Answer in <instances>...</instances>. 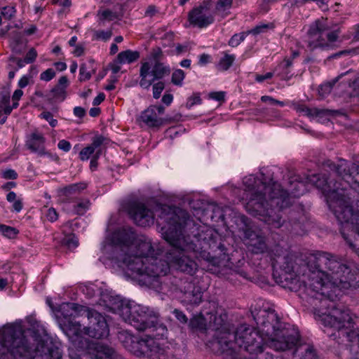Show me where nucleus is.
I'll list each match as a JSON object with an SVG mask.
<instances>
[{
  "instance_id": "obj_1",
  "label": "nucleus",
  "mask_w": 359,
  "mask_h": 359,
  "mask_svg": "<svg viewBox=\"0 0 359 359\" xmlns=\"http://www.w3.org/2000/svg\"><path fill=\"white\" fill-rule=\"evenodd\" d=\"M269 255L276 282L298 292L299 297L313 307L315 318L337 327L341 322H348V311L334 308L330 299L336 297L339 288L359 285L358 276L340 256L316 251L306 259L294 258L279 245L272 247Z\"/></svg>"
},
{
  "instance_id": "obj_2",
  "label": "nucleus",
  "mask_w": 359,
  "mask_h": 359,
  "mask_svg": "<svg viewBox=\"0 0 359 359\" xmlns=\"http://www.w3.org/2000/svg\"><path fill=\"white\" fill-rule=\"evenodd\" d=\"M288 193L277 182L271 180L266 184L264 179L249 175L243 179V185L248 202L245 209L250 215L257 217L271 228L285 226L288 231L299 233L301 224L296 219V213H290L288 222L283 217V209L292 204V198H298L306 191L304 182L297 177L290 180Z\"/></svg>"
},
{
  "instance_id": "obj_3",
  "label": "nucleus",
  "mask_w": 359,
  "mask_h": 359,
  "mask_svg": "<svg viewBox=\"0 0 359 359\" xmlns=\"http://www.w3.org/2000/svg\"><path fill=\"white\" fill-rule=\"evenodd\" d=\"M161 219L168 222V226H163L162 234L165 240L170 243L171 249L165 252V257L173 266L187 274L193 275L197 270L196 262L191 257L190 253L197 252L198 244L191 240V236H185L182 229L188 219L187 212L179 211L180 216L172 211L168 207H159Z\"/></svg>"
},
{
  "instance_id": "obj_4",
  "label": "nucleus",
  "mask_w": 359,
  "mask_h": 359,
  "mask_svg": "<svg viewBox=\"0 0 359 359\" xmlns=\"http://www.w3.org/2000/svg\"><path fill=\"white\" fill-rule=\"evenodd\" d=\"M62 355L48 337L36 335L32 342L19 323L7 324L0 331V359H61Z\"/></svg>"
},
{
  "instance_id": "obj_5",
  "label": "nucleus",
  "mask_w": 359,
  "mask_h": 359,
  "mask_svg": "<svg viewBox=\"0 0 359 359\" xmlns=\"http://www.w3.org/2000/svg\"><path fill=\"white\" fill-rule=\"evenodd\" d=\"M226 320V313H210L209 326L215 330V334L207 345L212 352L226 355L229 359H235L237 347H245L250 351L259 347L262 339L251 327L243 324L231 332Z\"/></svg>"
},
{
  "instance_id": "obj_6",
  "label": "nucleus",
  "mask_w": 359,
  "mask_h": 359,
  "mask_svg": "<svg viewBox=\"0 0 359 359\" xmlns=\"http://www.w3.org/2000/svg\"><path fill=\"white\" fill-rule=\"evenodd\" d=\"M309 180L322 191L330 209L342 226L340 232L346 243L351 247L348 243L350 241L355 245V248H359V245L349 238L344 230V226L351 228L359 235V211H353L351 198L348 194H339V187H337V183L332 185V182H328L325 175H313ZM350 248L357 254L354 250Z\"/></svg>"
},
{
  "instance_id": "obj_7",
  "label": "nucleus",
  "mask_w": 359,
  "mask_h": 359,
  "mask_svg": "<svg viewBox=\"0 0 359 359\" xmlns=\"http://www.w3.org/2000/svg\"><path fill=\"white\" fill-rule=\"evenodd\" d=\"M257 329L251 327L263 337L264 341L275 351L291 347L298 337V331L291 327H283L278 314L273 309H260L252 312Z\"/></svg>"
},
{
  "instance_id": "obj_8",
  "label": "nucleus",
  "mask_w": 359,
  "mask_h": 359,
  "mask_svg": "<svg viewBox=\"0 0 359 359\" xmlns=\"http://www.w3.org/2000/svg\"><path fill=\"white\" fill-rule=\"evenodd\" d=\"M112 309L125 322L139 331L159 330V334L161 335L167 332L166 326L162 323L159 313L153 309L135 302L120 300Z\"/></svg>"
},
{
  "instance_id": "obj_9",
  "label": "nucleus",
  "mask_w": 359,
  "mask_h": 359,
  "mask_svg": "<svg viewBox=\"0 0 359 359\" xmlns=\"http://www.w3.org/2000/svg\"><path fill=\"white\" fill-rule=\"evenodd\" d=\"M123 263L127 270L130 271L133 275L138 276L140 281L148 285L155 286L154 282L166 276L170 270V262L165 253L147 256L143 259L136 257L133 260L126 257Z\"/></svg>"
},
{
  "instance_id": "obj_10",
  "label": "nucleus",
  "mask_w": 359,
  "mask_h": 359,
  "mask_svg": "<svg viewBox=\"0 0 359 359\" xmlns=\"http://www.w3.org/2000/svg\"><path fill=\"white\" fill-rule=\"evenodd\" d=\"M65 316H85L89 320V325L84 327L85 334L92 338L100 339L108 336L109 330L104 317L95 310L75 303H67L62 308Z\"/></svg>"
},
{
  "instance_id": "obj_11",
  "label": "nucleus",
  "mask_w": 359,
  "mask_h": 359,
  "mask_svg": "<svg viewBox=\"0 0 359 359\" xmlns=\"http://www.w3.org/2000/svg\"><path fill=\"white\" fill-rule=\"evenodd\" d=\"M159 207H168L170 210L177 213L182 219V215L179 211L184 212L180 208H172L170 206L166 205H161L156 203L153 208L150 205H147L140 202H133L130 204L128 208V213L130 217L138 226H147L154 223V217L157 216V223L159 226H161V229L163 226H168V222L161 219L159 215L161 211L158 210Z\"/></svg>"
},
{
  "instance_id": "obj_12",
  "label": "nucleus",
  "mask_w": 359,
  "mask_h": 359,
  "mask_svg": "<svg viewBox=\"0 0 359 359\" xmlns=\"http://www.w3.org/2000/svg\"><path fill=\"white\" fill-rule=\"evenodd\" d=\"M330 168L334 170L339 181L327 178L328 182L337 183L339 194H344L350 187L359 194V165L344 159H340L337 164H331Z\"/></svg>"
},
{
  "instance_id": "obj_13",
  "label": "nucleus",
  "mask_w": 359,
  "mask_h": 359,
  "mask_svg": "<svg viewBox=\"0 0 359 359\" xmlns=\"http://www.w3.org/2000/svg\"><path fill=\"white\" fill-rule=\"evenodd\" d=\"M340 32L339 28L331 30L325 20H317L308 32L309 47L311 50L318 48L323 50L331 49L333 43L337 41Z\"/></svg>"
},
{
  "instance_id": "obj_14",
  "label": "nucleus",
  "mask_w": 359,
  "mask_h": 359,
  "mask_svg": "<svg viewBox=\"0 0 359 359\" xmlns=\"http://www.w3.org/2000/svg\"><path fill=\"white\" fill-rule=\"evenodd\" d=\"M132 340V338H129ZM129 351L138 357L149 359H165V349L154 337H148L137 341H131Z\"/></svg>"
},
{
  "instance_id": "obj_15",
  "label": "nucleus",
  "mask_w": 359,
  "mask_h": 359,
  "mask_svg": "<svg viewBox=\"0 0 359 359\" xmlns=\"http://www.w3.org/2000/svg\"><path fill=\"white\" fill-rule=\"evenodd\" d=\"M170 73V67L161 62H156L151 71L149 62H144L140 69V86L144 89H149L154 81L161 79Z\"/></svg>"
},
{
  "instance_id": "obj_16",
  "label": "nucleus",
  "mask_w": 359,
  "mask_h": 359,
  "mask_svg": "<svg viewBox=\"0 0 359 359\" xmlns=\"http://www.w3.org/2000/svg\"><path fill=\"white\" fill-rule=\"evenodd\" d=\"M212 6L210 0L203 1L198 6L194 8L188 15L191 25L199 28H204L215 21Z\"/></svg>"
},
{
  "instance_id": "obj_17",
  "label": "nucleus",
  "mask_w": 359,
  "mask_h": 359,
  "mask_svg": "<svg viewBox=\"0 0 359 359\" xmlns=\"http://www.w3.org/2000/svg\"><path fill=\"white\" fill-rule=\"evenodd\" d=\"M199 248H197V252L201 250H205L208 248L212 250L222 249L224 245L221 243H218L219 235L215 229L203 226L198 229L196 234L191 238Z\"/></svg>"
},
{
  "instance_id": "obj_18",
  "label": "nucleus",
  "mask_w": 359,
  "mask_h": 359,
  "mask_svg": "<svg viewBox=\"0 0 359 359\" xmlns=\"http://www.w3.org/2000/svg\"><path fill=\"white\" fill-rule=\"evenodd\" d=\"M243 241L248 249L254 254H262L267 250L265 237L250 229L244 231Z\"/></svg>"
},
{
  "instance_id": "obj_19",
  "label": "nucleus",
  "mask_w": 359,
  "mask_h": 359,
  "mask_svg": "<svg viewBox=\"0 0 359 359\" xmlns=\"http://www.w3.org/2000/svg\"><path fill=\"white\" fill-rule=\"evenodd\" d=\"M165 107L159 106H150L143 111L139 120L150 128H159L164 123L163 118L159 116L164 114Z\"/></svg>"
},
{
  "instance_id": "obj_20",
  "label": "nucleus",
  "mask_w": 359,
  "mask_h": 359,
  "mask_svg": "<svg viewBox=\"0 0 359 359\" xmlns=\"http://www.w3.org/2000/svg\"><path fill=\"white\" fill-rule=\"evenodd\" d=\"M291 347L278 351H292L294 356L297 355L299 359H318V355L313 344L302 342L298 332L297 339Z\"/></svg>"
},
{
  "instance_id": "obj_21",
  "label": "nucleus",
  "mask_w": 359,
  "mask_h": 359,
  "mask_svg": "<svg viewBox=\"0 0 359 359\" xmlns=\"http://www.w3.org/2000/svg\"><path fill=\"white\" fill-rule=\"evenodd\" d=\"M116 237L121 245V254L119 255L118 259L121 262V258L134 248L137 241L136 234L130 229H123L116 233Z\"/></svg>"
},
{
  "instance_id": "obj_22",
  "label": "nucleus",
  "mask_w": 359,
  "mask_h": 359,
  "mask_svg": "<svg viewBox=\"0 0 359 359\" xmlns=\"http://www.w3.org/2000/svg\"><path fill=\"white\" fill-rule=\"evenodd\" d=\"M153 252L154 248L151 242L147 241H142L140 239L137 240V241H135L134 248L130 251L129 253H126V255L121 258V263L123 266L126 267V265L123 263V259L127 257L133 260L134 257H138L143 259L147 256H153Z\"/></svg>"
},
{
  "instance_id": "obj_23",
  "label": "nucleus",
  "mask_w": 359,
  "mask_h": 359,
  "mask_svg": "<svg viewBox=\"0 0 359 359\" xmlns=\"http://www.w3.org/2000/svg\"><path fill=\"white\" fill-rule=\"evenodd\" d=\"M65 304H63L61 308H62ZM60 309L62 310V309ZM61 312L62 313V311ZM62 315L67 319V321L65 322L62 325V329L69 339L74 341L81 337L83 334H85L84 327L82 328L81 323L74 320L76 316L65 317L62 313Z\"/></svg>"
},
{
  "instance_id": "obj_24",
  "label": "nucleus",
  "mask_w": 359,
  "mask_h": 359,
  "mask_svg": "<svg viewBox=\"0 0 359 359\" xmlns=\"http://www.w3.org/2000/svg\"><path fill=\"white\" fill-rule=\"evenodd\" d=\"M90 349L92 359H123L113 348L100 342L92 344Z\"/></svg>"
},
{
  "instance_id": "obj_25",
  "label": "nucleus",
  "mask_w": 359,
  "mask_h": 359,
  "mask_svg": "<svg viewBox=\"0 0 359 359\" xmlns=\"http://www.w3.org/2000/svg\"><path fill=\"white\" fill-rule=\"evenodd\" d=\"M45 137L38 132L32 133L26 141L25 146L32 152L37 153L39 156L50 155L45 151Z\"/></svg>"
},
{
  "instance_id": "obj_26",
  "label": "nucleus",
  "mask_w": 359,
  "mask_h": 359,
  "mask_svg": "<svg viewBox=\"0 0 359 359\" xmlns=\"http://www.w3.org/2000/svg\"><path fill=\"white\" fill-rule=\"evenodd\" d=\"M187 290L184 292V302L194 305H198L202 301V290L199 286L195 285L190 282L187 283Z\"/></svg>"
},
{
  "instance_id": "obj_27",
  "label": "nucleus",
  "mask_w": 359,
  "mask_h": 359,
  "mask_svg": "<svg viewBox=\"0 0 359 359\" xmlns=\"http://www.w3.org/2000/svg\"><path fill=\"white\" fill-rule=\"evenodd\" d=\"M106 138L102 135H97L93 137L92 143L84 147L79 153V158L82 161L88 160L92 157L98 148L104 144Z\"/></svg>"
},
{
  "instance_id": "obj_28",
  "label": "nucleus",
  "mask_w": 359,
  "mask_h": 359,
  "mask_svg": "<svg viewBox=\"0 0 359 359\" xmlns=\"http://www.w3.org/2000/svg\"><path fill=\"white\" fill-rule=\"evenodd\" d=\"M235 6L234 0H217L215 4L213 14L225 18L230 14V9Z\"/></svg>"
},
{
  "instance_id": "obj_29",
  "label": "nucleus",
  "mask_w": 359,
  "mask_h": 359,
  "mask_svg": "<svg viewBox=\"0 0 359 359\" xmlns=\"http://www.w3.org/2000/svg\"><path fill=\"white\" fill-rule=\"evenodd\" d=\"M296 109L299 112L304 113V115L309 117H323L331 114V111L329 109H323L318 108H309L304 104H299L297 106Z\"/></svg>"
},
{
  "instance_id": "obj_30",
  "label": "nucleus",
  "mask_w": 359,
  "mask_h": 359,
  "mask_svg": "<svg viewBox=\"0 0 359 359\" xmlns=\"http://www.w3.org/2000/svg\"><path fill=\"white\" fill-rule=\"evenodd\" d=\"M256 332L258 333L257 332ZM258 336L260 337V338L262 339V341L259 346V347L257 348L256 350L250 351V350H248L245 347H238V348H243L244 351L248 352L250 355H252V356H250L249 358V359H273L271 354H270L269 353H267V352L265 353L263 351V345L266 344V343L264 341L263 337H262L260 335H258Z\"/></svg>"
},
{
  "instance_id": "obj_31",
  "label": "nucleus",
  "mask_w": 359,
  "mask_h": 359,
  "mask_svg": "<svg viewBox=\"0 0 359 359\" xmlns=\"http://www.w3.org/2000/svg\"><path fill=\"white\" fill-rule=\"evenodd\" d=\"M223 56L219 59L216 65V68L220 72L227 71L233 64L236 60V55L229 54L227 52L222 53Z\"/></svg>"
},
{
  "instance_id": "obj_32",
  "label": "nucleus",
  "mask_w": 359,
  "mask_h": 359,
  "mask_svg": "<svg viewBox=\"0 0 359 359\" xmlns=\"http://www.w3.org/2000/svg\"><path fill=\"white\" fill-rule=\"evenodd\" d=\"M140 57L138 51L127 50L119 53L116 57V62L119 64L132 63Z\"/></svg>"
},
{
  "instance_id": "obj_33",
  "label": "nucleus",
  "mask_w": 359,
  "mask_h": 359,
  "mask_svg": "<svg viewBox=\"0 0 359 359\" xmlns=\"http://www.w3.org/2000/svg\"><path fill=\"white\" fill-rule=\"evenodd\" d=\"M10 94L8 92L4 91L0 93V117L2 114L8 116L13 107L10 105Z\"/></svg>"
},
{
  "instance_id": "obj_34",
  "label": "nucleus",
  "mask_w": 359,
  "mask_h": 359,
  "mask_svg": "<svg viewBox=\"0 0 359 359\" xmlns=\"http://www.w3.org/2000/svg\"><path fill=\"white\" fill-rule=\"evenodd\" d=\"M351 72V70L350 69V70L346 72L345 73H343V74H340L339 76H338L332 81L327 82V83H323L322 85H320L318 88L319 95L322 98L325 97L328 94L330 93V92L333 88V86L336 83V82H337V81L341 77L344 76V75L348 74Z\"/></svg>"
},
{
  "instance_id": "obj_35",
  "label": "nucleus",
  "mask_w": 359,
  "mask_h": 359,
  "mask_svg": "<svg viewBox=\"0 0 359 359\" xmlns=\"http://www.w3.org/2000/svg\"><path fill=\"white\" fill-rule=\"evenodd\" d=\"M292 65V60L290 58L285 57L276 67V71H278V75L281 76L283 79H289L290 73V68Z\"/></svg>"
},
{
  "instance_id": "obj_36",
  "label": "nucleus",
  "mask_w": 359,
  "mask_h": 359,
  "mask_svg": "<svg viewBox=\"0 0 359 359\" xmlns=\"http://www.w3.org/2000/svg\"><path fill=\"white\" fill-rule=\"evenodd\" d=\"M94 60L90 59L88 61V67L87 64H82L80 67V81H85L89 80L91 78L92 73H95V70L93 68Z\"/></svg>"
},
{
  "instance_id": "obj_37",
  "label": "nucleus",
  "mask_w": 359,
  "mask_h": 359,
  "mask_svg": "<svg viewBox=\"0 0 359 359\" xmlns=\"http://www.w3.org/2000/svg\"><path fill=\"white\" fill-rule=\"evenodd\" d=\"M0 233H1L4 236L12 239L17 236L19 233V231L14 227L0 224Z\"/></svg>"
},
{
  "instance_id": "obj_38",
  "label": "nucleus",
  "mask_w": 359,
  "mask_h": 359,
  "mask_svg": "<svg viewBox=\"0 0 359 359\" xmlns=\"http://www.w3.org/2000/svg\"><path fill=\"white\" fill-rule=\"evenodd\" d=\"M185 78V73L182 69H175L172 74L171 82L177 86H182Z\"/></svg>"
},
{
  "instance_id": "obj_39",
  "label": "nucleus",
  "mask_w": 359,
  "mask_h": 359,
  "mask_svg": "<svg viewBox=\"0 0 359 359\" xmlns=\"http://www.w3.org/2000/svg\"><path fill=\"white\" fill-rule=\"evenodd\" d=\"M248 35V32H243L238 34H235L231 37L228 44L231 47H237L242 41L245 40Z\"/></svg>"
},
{
  "instance_id": "obj_40",
  "label": "nucleus",
  "mask_w": 359,
  "mask_h": 359,
  "mask_svg": "<svg viewBox=\"0 0 359 359\" xmlns=\"http://www.w3.org/2000/svg\"><path fill=\"white\" fill-rule=\"evenodd\" d=\"M352 89L350 95L351 97H356L359 102V74L348 84Z\"/></svg>"
},
{
  "instance_id": "obj_41",
  "label": "nucleus",
  "mask_w": 359,
  "mask_h": 359,
  "mask_svg": "<svg viewBox=\"0 0 359 359\" xmlns=\"http://www.w3.org/2000/svg\"><path fill=\"white\" fill-rule=\"evenodd\" d=\"M53 97L63 101L66 97V91L64 87L55 86L52 90Z\"/></svg>"
},
{
  "instance_id": "obj_42",
  "label": "nucleus",
  "mask_w": 359,
  "mask_h": 359,
  "mask_svg": "<svg viewBox=\"0 0 359 359\" xmlns=\"http://www.w3.org/2000/svg\"><path fill=\"white\" fill-rule=\"evenodd\" d=\"M84 188L85 186L83 184H72L65 187L63 189V193L65 195L68 196L72 194L79 191L80 190L83 189Z\"/></svg>"
},
{
  "instance_id": "obj_43",
  "label": "nucleus",
  "mask_w": 359,
  "mask_h": 359,
  "mask_svg": "<svg viewBox=\"0 0 359 359\" xmlns=\"http://www.w3.org/2000/svg\"><path fill=\"white\" fill-rule=\"evenodd\" d=\"M90 201L88 200L83 201L74 205V210L76 214L82 215L89 208Z\"/></svg>"
},
{
  "instance_id": "obj_44",
  "label": "nucleus",
  "mask_w": 359,
  "mask_h": 359,
  "mask_svg": "<svg viewBox=\"0 0 359 359\" xmlns=\"http://www.w3.org/2000/svg\"><path fill=\"white\" fill-rule=\"evenodd\" d=\"M16 10L13 6H7L2 8L1 14L2 16L7 20H11L15 16Z\"/></svg>"
},
{
  "instance_id": "obj_45",
  "label": "nucleus",
  "mask_w": 359,
  "mask_h": 359,
  "mask_svg": "<svg viewBox=\"0 0 359 359\" xmlns=\"http://www.w3.org/2000/svg\"><path fill=\"white\" fill-rule=\"evenodd\" d=\"M164 88L165 83L163 81H158L157 83H155L152 87L154 98L158 99Z\"/></svg>"
},
{
  "instance_id": "obj_46",
  "label": "nucleus",
  "mask_w": 359,
  "mask_h": 359,
  "mask_svg": "<svg viewBox=\"0 0 359 359\" xmlns=\"http://www.w3.org/2000/svg\"><path fill=\"white\" fill-rule=\"evenodd\" d=\"M271 27L269 24H261L255 27L253 29L248 31V34L257 35L261 33L266 32V30Z\"/></svg>"
},
{
  "instance_id": "obj_47",
  "label": "nucleus",
  "mask_w": 359,
  "mask_h": 359,
  "mask_svg": "<svg viewBox=\"0 0 359 359\" xmlns=\"http://www.w3.org/2000/svg\"><path fill=\"white\" fill-rule=\"evenodd\" d=\"M201 103V98L199 94L195 93L188 99V100L186 103V107L188 109H191L194 105L200 104Z\"/></svg>"
},
{
  "instance_id": "obj_48",
  "label": "nucleus",
  "mask_w": 359,
  "mask_h": 359,
  "mask_svg": "<svg viewBox=\"0 0 359 359\" xmlns=\"http://www.w3.org/2000/svg\"><path fill=\"white\" fill-rule=\"evenodd\" d=\"M99 14L100 15V20H107L111 21L116 18V13L109 9L99 12Z\"/></svg>"
},
{
  "instance_id": "obj_49",
  "label": "nucleus",
  "mask_w": 359,
  "mask_h": 359,
  "mask_svg": "<svg viewBox=\"0 0 359 359\" xmlns=\"http://www.w3.org/2000/svg\"><path fill=\"white\" fill-rule=\"evenodd\" d=\"M55 76V72L53 69L49 68L46 71L43 72L40 75V79L42 81H49L53 79Z\"/></svg>"
},
{
  "instance_id": "obj_50",
  "label": "nucleus",
  "mask_w": 359,
  "mask_h": 359,
  "mask_svg": "<svg viewBox=\"0 0 359 359\" xmlns=\"http://www.w3.org/2000/svg\"><path fill=\"white\" fill-rule=\"evenodd\" d=\"M36 57H37L36 50L34 48H32L27 53L24 59L27 64H30V63L34 62L36 60Z\"/></svg>"
},
{
  "instance_id": "obj_51",
  "label": "nucleus",
  "mask_w": 359,
  "mask_h": 359,
  "mask_svg": "<svg viewBox=\"0 0 359 359\" xmlns=\"http://www.w3.org/2000/svg\"><path fill=\"white\" fill-rule=\"evenodd\" d=\"M1 177L5 180H15L18 178V175L15 170L13 169H7L2 171Z\"/></svg>"
},
{
  "instance_id": "obj_52",
  "label": "nucleus",
  "mask_w": 359,
  "mask_h": 359,
  "mask_svg": "<svg viewBox=\"0 0 359 359\" xmlns=\"http://www.w3.org/2000/svg\"><path fill=\"white\" fill-rule=\"evenodd\" d=\"M41 116L46 119L52 127H55L57 124V121L53 118V114L49 111H43L41 114Z\"/></svg>"
},
{
  "instance_id": "obj_53",
  "label": "nucleus",
  "mask_w": 359,
  "mask_h": 359,
  "mask_svg": "<svg viewBox=\"0 0 359 359\" xmlns=\"http://www.w3.org/2000/svg\"><path fill=\"white\" fill-rule=\"evenodd\" d=\"M209 97L218 102H224L225 93L223 91L212 92L209 94Z\"/></svg>"
},
{
  "instance_id": "obj_54",
  "label": "nucleus",
  "mask_w": 359,
  "mask_h": 359,
  "mask_svg": "<svg viewBox=\"0 0 359 359\" xmlns=\"http://www.w3.org/2000/svg\"><path fill=\"white\" fill-rule=\"evenodd\" d=\"M101 155V149H97L95 154L92 156L90 163V167L92 170H94L97 167V160L100 158Z\"/></svg>"
},
{
  "instance_id": "obj_55",
  "label": "nucleus",
  "mask_w": 359,
  "mask_h": 359,
  "mask_svg": "<svg viewBox=\"0 0 359 359\" xmlns=\"http://www.w3.org/2000/svg\"><path fill=\"white\" fill-rule=\"evenodd\" d=\"M112 35L111 31L99 30L96 32L95 36L97 39H102L104 41L109 40Z\"/></svg>"
},
{
  "instance_id": "obj_56",
  "label": "nucleus",
  "mask_w": 359,
  "mask_h": 359,
  "mask_svg": "<svg viewBox=\"0 0 359 359\" xmlns=\"http://www.w3.org/2000/svg\"><path fill=\"white\" fill-rule=\"evenodd\" d=\"M173 314L175 315V318L182 323H187L188 321V318L186 316V315L181 311L178 309H175L173 311Z\"/></svg>"
},
{
  "instance_id": "obj_57",
  "label": "nucleus",
  "mask_w": 359,
  "mask_h": 359,
  "mask_svg": "<svg viewBox=\"0 0 359 359\" xmlns=\"http://www.w3.org/2000/svg\"><path fill=\"white\" fill-rule=\"evenodd\" d=\"M46 217L50 222H53L57 219L58 214L55 209L50 208L48 210Z\"/></svg>"
},
{
  "instance_id": "obj_58",
  "label": "nucleus",
  "mask_w": 359,
  "mask_h": 359,
  "mask_svg": "<svg viewBox=\"0 0 359 359\" xmlns=\"http://www.w3.org/2000/svg\"><path fill=\"white\" fill-rule=\"evenodd\" d=\"M57 147L60 149H61L65 152H67L71 149V144L69 142H68L65 140H62L59 141V142L57 144Z\"/></svg>"
},
{
  "instance_id": "obj_59",
  "label": "nucleus",
  "mask_w": 359,
  "mask_h": 359,
  "mask_svg": "<svg viewBox=\"0 0 359 359\" xmlns=\"http://www.w3.org/2000/svg\"><path fill=\"white\" fill-rule=\"evenodd\" d=\"M151 56L153 59L155 60V62H160L163 56L162 50L158 47L154 48L151 52Z\"/></svg>"
},
{
  "instance_id": "obj_60",
  "label": "nucleus",
  "mask_w": 359,
  "mask_h": 359,
  "mask_svg": "<svg viewBox=\"0 0 359 359\" xmlns=\"http://www.w3.org/2000/svg\"><path fill=\"white\" fill-rule=\"evenodd\" d=\"M273 76V73L268 72L264 75L256 74L255 75V81L259 83H262L266 79H271Z\"/></svg>"
},
{
  "instance_id": "obj_61",
  "label": "nucleus",
  "mask_w": 359,
  "mask_h": 359,
  "mask_svg": "<svg viewBox=\"0 0 359 359\" xmlns=\"http://www.w3.org/2000/svg\"><path fill=\"white\" fill-rule=\"evenodd\" d=\"M278 0H262L260 5L261 9L264 12H267L269 9V6L277 2Z\"/></svg>"
},
{
  "instance_id": "obj_62",
  "label": "nucleus",
  "mask_w": 359,
  "mask_h": 359,
  "mask_svg": "<svg viewBox=\"0 0 359 359\" xmlns=\"http://www.w3.org/2000/svg\"><path fill=\"white\" fill-rule=\"evenodd\" d=\"M158 13L156 7L154 5H150L147 7L145 11V16L153 17Z\"/></svg>"
},
{
  "instance_id": "obj_63",
  "label": "nucleus",
  "mask_w": 359,
  "mask_h": 359,
  "mask_svg": "<svg viewBox=\"0 0 359 359\" xmlns=\"http://www.w3.org/2000/svg\"><path fill=\"white\" fill-rule=\"evenodd\" d=\"M65 242L69 248H76L78 245V241L72 236L66 238Z\"/></svg>"
},
{
  "instance_id": "obj_64",
  "label": "nucleus",
  "mask_w": 359,
  "mask_h": 359,
  "mask_svg": "<svg viewBox=\"0 0 359 359\" xmlns=\"http://www.w3.org/2000/svg\"><path fill=\"white\" fill-rule=\"evenodd\" d=\"M74 114L79 118H83L86 115V110L81 107H76L74 109Z\"/></svg>"
}]
</instances>
